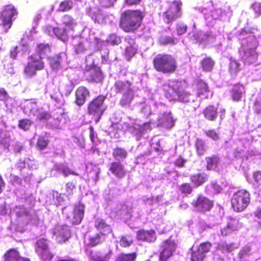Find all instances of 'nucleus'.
Wrapping results in <instances>:
<instances>
[{
	"mask_svg": "<svg viewBox=\"0 0 261 261\" xmlns=\"http://www.w3.org/2000/svg\"><path fill=\"white\" fill-rule=\"evenodd\" d=\"M257 32L256 29L245 28L238 36L241 44L240 55L245 64H253L257 60V54L255 50L258 42L254 36Z\"/></svg>",
	"mask_w": 261,
	"mask_h": 261,
	"instance_id": "nucleus-1",
	"label": "nucleus"
},
{
	"mask_svg": "<svg viewBox=\"0 0 261 261\" xmlns=\"http://www.w3.org/2000/svg\"><path fill=\"white\" fill-rule=\"evenodd\" d=\"M143 17V13L140 11H125L122 15L120 27L125 32L133 31L140 25Z\"/></svg>",
	"mask_w": 261,
	"mask_h": 261,
	"instance_id": "nucleus-2",
	"label": "nucleus"
},
{
	"mask_svg": "<svg viewBox=\"0 0 261 261\" xmlns=\"http://www.w3.org/2000/svg\"><path fill=\"white\" fill-rule=\"evenodd\" d=\"M185 84L181 81H173L170 82L168 89L166 90L165 96L170 101L178 100L180 102H188L191 98V95L182 89Z\"/></svg>",
	"mask_w": 261,
	"mask_h": 261,
	"instance_id": "nucleus-3",
	"label": "nucleus"
},
{
	"mask_svg": "<svg viewBox=\"0 0 261 261\" xmlns=\"http://www.w3.org/2000/svg\"><path fill=\"white\" fill-rule=\"evenodd\" d=\"M153 66L158 71L170 73L175 70L176 63L174 58L170 55L159 54L153 59Z\"/></svg>",
	"mask_w": 261,
	"mask_h": 261,
	"instance_id": "nucleus-4",
	"label": "nucleus"
},
{
	"mask_svg": "<svg viewBox=\"0 0 261 261\" xmlns=\"http://www.w3.org/2000/svg\"><path fill=\"white\" fill-rule=\"evenodd\" d=\"M114 88L116 93H123L120 105L123 107L129 106L135 94L131 83L127 81H118L115 82Z\"/></svg>",
	"mask_w": 261,
	"mask_h": 261,
	"instance_id": "nucleus-5",
	"label": "nucleus"
},
{
	"mask_svg": "<svg viewBox=\"0 0 261 261\" xmlns=\"http://www.w3.org/2000/svg\"><path fill=\"white\" fill-rule=\"evenodd\" d=\"M18 15L16 8L12 4L4 6L0 12V26L7 32L12 25L15 16Z\"/></svg>",
	"mask_w": 261,
	"mask_h": 261,
	"instance_id": "nucleus-6",
	"label": "nucleus"
},
{
	"mask_svg": "<svg viewBox=\"0 0 261 261\" xmlns=\"http://www.w3.org/2000/svg\"><path fill=\"white\" fill-rule=\"evenodd\" d=\"M154 107L156 113H158V125L166 128H172L175 123V120L170 111H167L166 105L162 103H155Z\"/></svg>",
	"mask_w": 261,
	"mask_h": 261,
	"instance_id": "nucleus-7",
	"label": "nucleus"
},
{
	"mask_svg": "<svg viewBox=\"0 0 261 261\" xmlns=\"http://www.w3.org/2000/svg\"><path fill=\"white\" fill-rule=\"evenodd\" d=\"M250 202V194L245 190H240L235 193L231 199L233 210L237 212L244 211Z\"/></svg>",
	"mask_w": 261,
	"mask_h": 261,
	"instance_id": "nucleus-8",
	"label": "nucleus"
},
{
	"mask_svg": "<svg viewBox=\"0 0 261 261\" xmlns=\"http://www.w3.org/2000/svg\"><path fill=\"white\" fill-rule=\"evenodd\" d=\"M35 252L41 259L44 261H50L53 257L49 246V241L45 238H40L34 244Z\"/></svg>",
	"mask_w": 261,
	"mask_h": 261,
	"instance_id": "nucleus-9",
	"label": "nucleus"
},
{
	"mask_svg": "<svg viewBox=\"0 0 261 261\" xmlns=\"http://www.w3.org/2000/svg\"><path fill=\"white\" fill-rule=\"evenodd\" d=\"M105 99V96L100 95L89 105V113L94 117V120L96 122L99 121L101 116L106 109V106L103 105Z\"/></svg>",
	"mask_w": 261,
	"mask_h": 261,
	"instance_id": "nucleus-10",
	"label": "nucleus"
},
{
	"mask_svg": "<svg viewBox=\"0 0 261 261\" xmlns=\"http://www.w3.org/2000/svg\"><path fill=\"white\" fill-rule=\"evenodd\" d=\"M127 127L129 132L136 137L137 140H140L142 135L151 129L150 122L141 123L138 120H130Z\"/></svg>",
	"mask_w": 261,
	"mask_h": 261,
	"instance_id": "nucleus-11",
	"label": "nucleus"
},
{
	"mask_svg": "<svg viewBox=\"0 0 261 261\" xmlns=\"http://www.w3.org/2000/svg\"><path fill=\"white\" fill-rule=\"evenodd\" d=\"M195 10L202 13L204 15L206 24L208 26H213L217 20L224 17L222 11L221 9H214L207 13V9L203 7H196Z\"/></svg>",
	"mask_w": 261,
	"mask_h": 261,
	"instance_id": "nucleus-12",
	"label": "nucleus"
},
{
	"mask_svg": "<svg viewBox=\"0 0 261 261\" xmlns=\"http://www.w3.org/2000/svg\"><path fill=\"white\" fill-rule=\"evenodd\" d=\"M218 36L213 34L212 31L206 33L199 31L196 33L194 30L192 34L189 33V37L193 42L207 44L213 43L215 42Z\"/></svg>",
	"mask_w": 261,
	"mask_h": 261,
	"instance_id": "nucleus-13",
	"label": "nucleus"
},
{
	"mask_svg": "<svg viewBox=\"0 0 261 261\" xmlns=\"http://www.w3.org/2000/svg\"><path fill=\"white\" fill-rule=\"evenodd\" d=\"M211 244L208 242L203 243L198 247L192 248L191 261H203L205 254L210 251Z\"/></svg>",
	"mask_w": 261,
	"mask_h": 261,
	"instance_id": "nucleus-14",
	"label": "nucleus"
},
{
	"mask_svg": "<svg viewBox=\"0 0 261 261\" xmlns=\"http://www.w3.org/2000/svg\"><path fill=\"white\" fill-rule=\"evenodd\" d=\"M163 250L160 253V261H166L175 250L176 244L174 241L167 240L163 244Z\"/></svg>",
	"mask_w": 261,
	"mask_h": 261,
	"instance_id": "nucleus-15",
	"label": "nucleus"
},
{
	"mask_svg": "<svg viewBox=\"0 0 261 261\" xmlns=\"http://www.w3.org/2000/svg\"><path fill=\"white\" fill-rule=\"evenodd\" d=\"M192 204L196 210L199 212L210 211L213 205L211 200L202 196H199L196 200H194Z\"/></svg>",
	"mask_w": 261,
	"mask_h": 261,
	"instance_id": "nucleus-16",
	"label": "nucleus"
},
{
	"mask_svg": "<svg viewBox=\"0 0 261 261\" xmlns=\"http://www.w3.org/2000/svg\"><path fill=\"white\" fill-rule=\"evenodd\" d=\"M4 261H31L27 257L22 256L19 251L16 248H11L6 251L4 254Z\"/></svg>",
	"mask_w": 261,
	"mask_h": 261,
	"instance_id": "nucleus-17",
	"label": "nucleus"
},
{
	"mask_svg": "<svg viewBox=\"0 0 261 261\" xmlns=\"http://www.w3.org/2000/svg\"><path fill=\"white\" fill-rule=\"evenodd\" d=\"M240 226L241 224L238 219L230 218L227 225L221 228L220 235L223 237L226 236L232 231L237 230Z\"/></svg>",
	"mask_w": 261,
	"mask_h": 261,
	"instance_id": "nucleus-18",
	"label": "nucleus"
},
{
	"mask_svg": "<svg viewBox=\"0 0 261 261\" xmlns=\"http://www.w3.org/2000/svg\"><path fill=\"white\" fill-rule=\"evenodd\" d=\"M90 261H109L111 256V251L108 253L101 251H92L87 252Z\"/></svg>",
	"mask_w": 261,
	"mask_h": 261,
	"instance_id": "nucleus-19",
	"label": "nucleus"
},
{
	"mask_svg": "<svg viewBox=\"0 0 261 261\" xmlns=\"http://www.w3.org/2000/svg\"><path fill=\"white\" fill-rule=\"evenodd\" d=\"M90 93L89 90L84 87H80L75 92V101L76 104L81 106L84 104L86 99L89 96Z\"/></svg>",
	"mask_w": 261,
	"mask_h": 261,
	"instance_id": "nucleus-20",
	"label": "nucleus"
},
{
	"mask_svg": "<svg viewBox=\"0 0 261 261\" xmlns=\"http://www.w3.org/2000/svg\"><path fill=\"white\" fill-rule=\"evenodd\" d=\"M84 215V207L82 204H78L75 206L73 217L71 218V221L72 223L74 225L80 224Z\"/></svg>",
	"mask_w": 261,
	"mask_h": 261,
	"instance_id": "nucleus-21",
	"label": "nucleus"
},
{
	"mask_svg": "<svg viewBox=\"0 0 261 261\" xmlns=\"http://www.w3.org/2000/svg\"><path fill=\"white\" fill-rule=\"evenodd\" d=\"M137 237L139 240L145 241L148 242H154L156 240L155 232L152 230H139L137 233Z\"/></svg>",
	"mask_w": 261,
	"mask_h": 261,
	"instance_id": "nucleus-22",
	"label": "nucleus"
},
{
	"mask_svg": "<svg viewBox=\"0 0 261 261\" xmlns=\"http://www.w3.org/2000/svg\"><path fill=\"white\" fill-rule=\"evenodd\" d=\"M87 12L95 22L99 24H103L106 22L105 17L100 10L96 8H89Z\"/></svg>",
	"mask_w": 261,
	"mask_h": 261,
	"instance_id": "nucleus-23",
	"label": "nucleus"
},
{
	"mask_svg": "<svg viewBox=\"0 0 261 261\" xmlns=\"http://www.w3.org/2000/svg\"><path fill=\"white\" fill-rule=\"evenodd\" d=\"M87 74L90 81L96 83L100 82L102 80V75L98 66H95L90 69L87 70Z\"/></svg>",
	"mask_w": 261,
	"mask_h": 261,
	"instance_id": "nucleus-24",
	"label": "nucleus"
},
{
	"mask_svg": "<svg viewBox=\"0 0 261 261\" xmlns=\"http://www.w3.org/2000/svg\"><path fill=\"white\" fill-rule=\"evenodd\" d=\"M95 226L99 231V234L103 237L112 231L111 226L107 224L102 219H97L95 222Z\"/></svg>",
	"mask_w": 261,
	"mask_h": 261,
	"instance_id": "nucleus-25",
	"label": "nucleus"
},
{
	"mask_svg": "<svg viewBox=\"0 0 261 261\" xmlns=\"http://www.w3.org/2000/svg\"><path fill=\"white\" fill-rule=\"evenodd\" d=\"M125 42L128 44L125 49V56L127 60L129 61L134 56L136 52V48L134 46L135 41L129 37L126 38Z\"/></svg>",
	"mask_w": 261,
	"mask_h": 261,
	"instance_id": "nucleus-26",
	"label": "nucleus"
},
{
	"mask_svg": "<svg viewBox=\"0 0 261 261\" xmlns=\"http://www.w3.org/2000/svg\"><path fill=\"white\" fill-rule=\"evenodd\" d=\"M121 38L115 34L109 35L106 41H102L98 42L97 46L99 47V49L101 51L102 48L106 46L107 44H111L112 45H117L121 42Z\"/></svg>",
	"mask_w": 261,
	"mask_h": 261,
	"instance_id": "nucleus-27",
	"label": "nucleus"
},
{
	"mask_svg": "<svg viewBox=\"0 0 261 261\" xmlns=\"http://www.w3.org/2000/svg\"><path fill=\"white\" fill-rule=\"evenodd\" d=\"M245 88L241 85L234 86L231 91V96L233 100L240 101L245 94Z\"/></svg>",
	"mask_w": 261,
	"mask_h": 261,
	"instance_id": "nucleus-28",
	"label": "nucleus"
},
{
	"mask_svg": "<svg viewBox=\"0 0 261 261\" xmlns=\"http://www.w3.org/2000/svg\"><path fill=\"white\" fill-rule=\"evenodd\" d=\"M207 163V169L208 170H214L219 171L221 165V161L220 158L218 156H213L212 157H207L206 158Z\"/></svg>",
	"mask_w": 261,
	"mask_h": 261,
	"instance_id": "nucleus-29",
	"label": "nucleus"
},
{
	"mask_svg": "<svg viewBox=\"0 0 261 261\" xmlns=\"http://www.w3.org/2000/svg\"><path fill=\"white\" fill-rule=\"evenodd\" d=\"M43 58V57H41L37 54H34L29 56L28 63L33 66H35V67L37 69L43 70L45 66L44 63L42 61Z\"/></svg>",
	"mask_w": 261,
	"mask_h": 261,
	"instance_id": "nucleus-30",
	"label": "nucleus"
},
{
	"mask_svg": "<svg viewBox=\"0 0 261 261\" xmlns=\"http://www.w3.org/2000/svg\"><path fill=\"white\" fill-rule=\"evenodd\" d=\"M208 176L204 172L198 173L191 176V182L196 187H198L208 180Z\"/></svg>",
	"mask_w": 261,
	"mask_h": 261,
	"instance_id": "nucleus-31",
	"label": "nucleus"
},
{
	"mask_svg": "<svg viewBox=\"0 0 261 261\" xmlns=\"http://www.w3.org/2000/svg\"><path fill=\"white\" fill-rule=\"evenodd\" d=\"M110 170L117 177H123L125 172L123 166L120 162H113L111 164Z\"/></svg>",
	"mask_w": 261,
	"mask_h": 261,
	"instance_id": "nucleus-32",
	"label": "nucleus"
},
{
	"mask_svg": "<svg viewBox=\"0 0 261 261\" xmlns=\"http://www.w3.org/2000/svg\"><path fill=\"white\" fill-rule=\"evenodd\" d=\"M51 52V47L48 43H40L37 45L35 54L41 57L47 55Z\"/></svg>",
	"mask_w": 261,
	"mask_h": 261,
	"instance_id": "nucleus-33",
	"label": "nucleus"
},
{
	"mask_svg": "<svg viewBox=\"0 0 261 261\" xmlns=\"http://www.w3.org/2000/svg\"><path fill=\"white\" fill-rule=\"evenodd\" d=\"M217 109L211 106L207 107L203 111L204 117L210 121L215 120L217 117Z\"/></svg>",
	"mask_w": 261,
	"mask_h": 261,
	"instance_id": "nucleus-34",
	"label": "nucleus"
},
{
	"mask_svg": "<svg viewBox=\"0 0 261 261\" xmlns=\"http://www.w3.org/2000/svg\"><path fill=\"white\" fill-rule=\"evenodd\" d=\"M99 59L95 54H90L86 57L85 59L86 69H90L95 66H98Z\"/></svg>",
	"mask_w": 261,
	"mask_h": 261,
	"instance_id": "nucleus-35",
	"label": "nucleus"
},
{
	"mask_svg": "<svg viewBox=\"0 0 261 261\" xmlns=\"http://www.w3.org/2000/svg\"><path fill=\"white\" fill-rule=\"evenodd\" d=\"M234 248L233 244H227L225 242H221L219 243L217 247V252L218 253H219V252H221L222 254H225L232 251Z\"/></svg>",
	"mask_w": 261,
	"mask_h": 261,
	"instance_id": "nucleus-36",
	"label": "nucleus"
},
{
	"mask_svg": "<svg viewBox=\"0 0 261 261\" xmlns=\"http://www.w3.org/2000/svg\"><path fill=\"white\" fill-rule=\"evenodd\" d=\"M35 66H33L28 62L25 66L23 69V73L27 77H32L37 74V71L42 70L40 69H37Z\"/></svg>",
	"mask_w": 261,
	"mask_h": 261,
	"instance_id": "nucleus-37",
	"label": "nucleus"
},
{
	"mask_svg": "<svg viewBox=\"0 0 261 261\" xmlns=\"http://www.w3.org/2000/svg\"><path fill=\"white\" fill-rule=\"evenodd\" d=\"M229 69L230 74L235 75L240 69V64L236 59L231 57L230 59Z\"/></svg>",
	"mask_w": 261,
	"mask_h": 261,
	"instance_id": "nucleus-38",
	"label": "nucleus"
},
{
	"mask_svg": "<svg viewBox=\"0 0 261 261\" xmlns=\"http://www.w3.org/2000/svg\"><path fill=\"white\" fill-rule=\"evenodd\" d=\"M33 123V121L30 119L23 118L18 121V126L24 131H28L30 129Z\"/></svg>",
	"mask_w": 261,
	"mask_h": 261,
	"instance_id": "nucleus-39",
	"label": "nucleus"
},
{
	"mask_svg": "<svg viewBox=\"0 0 261 261\" xmlns=\"http://www.w3.org/2000/svg\"><path fill=\"white\" fill-rule=\"evenodd\" d=\"M113 154L116 160H123L126 158L127 152L124 149L117 148L114 150Z\"/></svg>",
	"mask_w": 261,
	"mask_h": 261,
	"instance_id": "nucleus-40",
	"label": "nucleus"
},
{
	"mask_svg": "<svg viewBox=\"0 0 261 261\" xmlns=\"http://www.w3.org/2000/svg\"><path fill=\"white\" fill-rule=\"evenodd\" d=\"M201 66L203 70L211 71L214 65V62L211 58H206L201 61Z\"/></svg>",
	"mask_w": 261,
	"mask_h": 261,
	"instance_id": "nucleus-41",
	"label": "nucleus"
},
{
	"mask_svg": "<svg viewBox=\"0 0 261 261\" xmlns=\"http://www.w3.org/2000/svg\"><path fill=\"white\" fill-rule=\"evenodd\" d=\"M137 257L136 253H121L118 255L117 261H134Z\"/></svg>",
	"mask_w": 261,
	"mask_h": 261,
	"instance_id": "nucleus-42",
	"label": "nucleus"
},
{
	"mask_svg": "<svg viewBox=\"0 0 261 261\" xmlns=\"http://www.w3.org/2000/svg\"><path fill=\"white\" fill-rule=\"evenodd\" d=\"M48 144V140L45 137L40 136L37 139L36 146L37 149L42 150L45 148Z\"/></svg>",
	"mask_w": 261,
	"mask_h": 261,
	"instance_id": "nucleus-43",
	"label": "nucleus"
},
{
	"mask_svg": "<svg viewBox=\"0 0 261 261\" xmlns=\"http://www.w3.org/2000/svg\"><path fill=\"white\" fill-rule=\"evenodd\" d=\"M105 239V237L97 233L96 235L91 237L89 238V245L92 247L95 246L98 244L102 242Z\"/></svg>",
	"mask_w": 261,
	"mask_h": 261,
	"instance_id": "nucleus-44",
	"label": "nucleus"
},
{
	"mask_svg": "<svg viewBox=\"0 0 261 261\" xmlns=\"http://www.w3.org/2000/svg\"><path fill=\"white\" fill-rule=\"evenodd\" d=\"M251 249L250 246H247L242 248L238 253V257L241 259H245L251 253Z\"/></svg>",
	"mask_w": 261,
	"mask_h": 261,
	"instance_id": "nucleus-45",
	"label": "nucleus"
},
{
	"mask_svg": "<svg viewBox=\"0 0 261 261\" xmlns=\"http://www.w3.org/2000/svg\"><path fill=\"white\" fill-rule=\"evenodd\" d=\"M196 147L197 152L200 155H202L206 150V146L204 142L201 139H197L196 142Z\"/></svg>",
	"mask_w": 261,
	"mask_h": 261,
	"instance_id": "nucleus-46",
	"label": "nucleus"
},
{
	"mask_svg": "<svg viewBox=\"0 0 261 261\" xmlns=\"http://www.w3.org/2000/svg\"><path fill=\"white\" fill-rule=\"evenodd\" d=\"M66 34L69 32L70 31H73L74 27L76 24L73 18L70 16L66 15Z\"/></svg>",
	"mask_w": 261,
	"mask_h": 261,
	"instance_id": "nucleus-47",
	"label": "nucleus"
},
{
	"mask_svg": "<svg viewBox=\"0 0 261 261\" xmlns=\"http://www.w3.org/2000/svg\"><path fill=\"white\" fill-rule=\"evenodd\" d=\"M51 118V114L49 112L43 111L37 114V119L39 121H46Z\"/></svg>",
	"mask_w": 261,
	"mask_h": 261,
	"instance_id": "nucleus-48",
	"label": "nucleus"
},
{
	"mask_svg": "<svg viewBox=\"0 0 261 261\" xmlns=\"http://www.w3.org/2000/svg\"><path fill=\"white\" fill-rule=\"evenodd\" d=\"M159 42L163 45L175 44V40L172 37L167 36H162L159 38Z\"/></svg>",
	"mask_w": 261,
	"mask_h": 261,
	"instance_id": "nucleus-49",
	"label": "nucleus"
},
{
	"mask_svg": "<svg viewBox=\"0 0 261 261\" xmlns=\"http://www.w3.org/2000/svg\"><path fill=\"white\" fill-rule=\"evenodd\" d=\"M54 32L55 34L57 36L58 38L62 40L63 42H64V37H65V30L64 28H61L59 27H56L54 29Z\"/></svg>",
	"mask_w": 261,
	"mask_h": 261,
	"instance_id": "nucleus-50",
	"label": "nucleus"
},
{
	"mask_svg": "<svg viewBox=\"0 0 261 261\" xmlns=\"http://www.w3.org/2000/svg\"><path fill=\"white\" fill-rule=\"evenodd\" d=\"M205 135L213 140L219 139V133L215 129H208L204 130Z\"/></svg>",
	"mask_w": 261,
	"mask_h": 261,
	"instance_id": "nucleus-51",
	"label": "nucleus"
},
{
	"mask_svg": "<svg viewBox=\"0 0 261 261\" xmlns=\"http://www.w3.org/2000/svg\"><path fill=\"white\" fill-rule=\"evenodd\" d=\"M132 243V238L130 236H123L121 238L120 241V245L123 247H126Z\"/></svg>",
	"mask_w": 261,
	"mask_h": 261,
	"instance_id": "nucleus-52",
	"label": "nucleus"
},
{
	"mask_svg": "<svg viewBox=\"0 0 261 261\" xmlns=\"http://www.w3.org/2000/svg\"><path fill=\"white\" fill-rule=\"evenodd\" d=\"M187 26L182 22H178L176 24V31L178 35H182L187 31Z\"/></svg>",
	"mask_w": 261,
	"mask_h": 261,
	"instance_id": "nucleus-53",
	"label": "nucleus"
},
{
	"mask_svg": "<svg viewBox=\"0 0 261 261\" xmlns=\"http://www.w3.org/2000/svg\"><path fill=\"white\" fill-rule=\"evenodd\" d=\"M180 190L184 193L190 194L192 191V188L189 184H184L180 187Z\"/></svg>",
	"mask_w": 261,
	"mask_h": 261,
	"instance_id": "nucleus-54",
	"label": "nucleus"
},
{
	"mask_svg": "<svg viewBox=\"0 0 261 261\" xmlns=\"http://www.w3.org/2000/svg\"><path fill=\"white\" fill-rule=\"evenodd\" d=\"M252 8L255 13V14L257 16H259L261 15V3L255 2L252 5Z\"/></svg>",
	"mask_w": 261,
	"mask_h": 261,
	"instance_id": "nucleus-55",
	"label": "nucleus"
},
{
	"mask_svg": "<svg viewBox=\"0 0 261 261\" xmlns=\"http://www.w3.org/2000/svg\"><path fill=\"white\" fill-rule=\"evenodd\" d=\"M200 86L202 89L200 91L198 92V96L200 97L202 95H203L205 96V97H207V95H206L205 93L208 91L207 85L205 83H201L200 84Z\"/></svg>",
	"mask_w": 261,
	"mask_h": 261,
	"instance_id": "nucleus-56",
	"label": "nucleus"
},
{
	"mask_svg": "<svg viewBox=\"0 0 261 261\" xmlns=\"http://www.w3.org/2000/svg\"><path fill=\"white\" fill-rule=\"evenodd\" d=\"M253 179L257 185H261V171H258L254 172Z\"/></svg>",
	"mask_w": 261,
	"mask_h": 261,
	"instance_id": "nucleus-57",
	"label": "nucleus"
},
{
	"mask_svg": "<svg viewBox=\"0 0 261 261\" xmlns=\"http://www.w3.org/2000/svg\"><path fill=\"white\" fill-rule=\"evenodd\" d=\"M116 0H99L100 5L102 7H109L113 5Z\"/></svg>",
	"mask_w": 261,
	"mask_h": 261,
	"instance_id": "nucleus-58",
	"label": "nucleus"
},
{
	"mask_svg": "<svg viewBox=\"0 0 261 261\" xmlns=\"http://www.w3.org/2000/svg\"><path fill=\"white\" fill-rule=\"evenodd\" d=\"M74 190L75 186L72 183L69 182L66 184V193H68V195L72 194ZM66 196H67V194Z\"/></svg>",
	"mask_w": 261,
	"mask_h": 261,
	"instance_id": "nucleus-59",
	"label": "nucleus"
},
{
	"mask_svg": "<svg viewBox=\"0 0 261 261\" xmlns=\"http://www.w3.org/2000/svg\"><path fill=\"white\" fill-rule=\"evenodd\" d=\"M9 98V95L7 91L3 88H0V100H5Z\"/></svg>",
	"mask_w": 261,
	"mask_h": 261,
	"instance_id": "nucleus-60",
	"label": "nucleus"
},
{
	"mask_svg": "<svg viewBox=\"0 0 261 261\" xmlns=\"http://www.w3.org/2000/svg\"><path fill=\"white\" fill-rule=\"evenodd\" d=\"M85 50V45L82 42H80L79 44L75 47V51L77 54L82 53Z\"/></svg>",
	"mask_w": 261,
	"mask_h": 261,
	"instance_id": "nucleus-61",
	"label": "nucleus"
},
{
	"mask_svg": "<svg viewBox=\"0 0 261 261\" xmlns=\"http://www.w3.org/2000/svg\"><path fill=\"white\" fill-rule=\"evenodd\" d=\"M73 141L75 143H76L79 146L81 147H83L84 146V139L83 138L80 137H75L73 139Z\"/></svg>",
	"mask_w": 261,
	"mask_h": 261,
	"instance_id": "nucleus-62",
	"label": "nucleus"
},
{
	"mask_svg": "<svg viewBox=\"0 0 261 261\" xmlns=\"http://www.w3.org/2000/svg\"><path fill=\"white\" fill-rule=\"evenodd\" d=\"M186 162V160L182 158H178L175 162L176 166L179 167H182L184 166V164Z\"/></svg>",
	"mask_w": 261,
	"mask_h": 261,
	"instance_id": "nucleus-63",
	"label": "nucleus"
},
{
	"mask_svg": "<svg viewBox=\"0 0 261 261\" xmlns=\"http://www.w3.org/2000/svg\"><path fill=\"white\" fill-rule=\"evenodd\" d=\"M101 57L102 59V62L103 63H107L108 56L109 54V50L108 49H106L104 50L103 53H101Z\"/></svg>",
	"mask_w": 261,
	"mask_h": 261,
	"instance_id": "nucleus-64",
	"label": "nucleus"
}]
</instances>
